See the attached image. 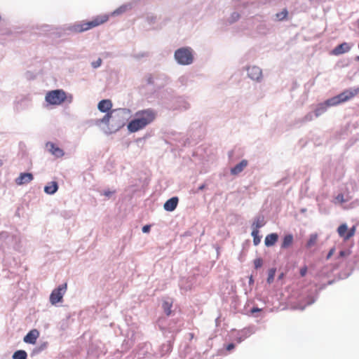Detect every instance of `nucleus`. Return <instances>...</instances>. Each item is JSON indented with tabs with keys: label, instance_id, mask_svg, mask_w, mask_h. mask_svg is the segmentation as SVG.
Returning a JSON list of instances; mask_svg holds the SVG:
<instances>
[{
	"label": "nucleus",
	"instance_id": "58836bf2",
	"mask_svg": "<svg viewBox=\"0 0 359 359\" xmlns=\"http://www.w3.org/2000/svg\"><path fill=\"white\" fill-rule=\"evenodd\" d=\"M305 120L306 121H311L312 120V115L311 114H308L305 116Z\"/></svg>",
	"mask_w": 359,
	"mask_h": 359
},
{
	"label": "nucleus",
	"instance_id": "a19ab883",
	"mask_svg": "<svg viewBox=\"0 0 359 359\" xmlns=\"http://www.w3.org/2000/svg\"><path fill=\"white\" fill-rule=\"evenodd\" d=\"M167 346H168V351H170V350H171V344L169 343V344L167 345Z\"/></svg>",
	"mask_w": 359,
	"mask_h": 359
},
{
	"label": "nucleus",
	"instance_id": "6ab92c4d",
	"mask_svg": "<svg viewBox=\"0 0 359 359\" xmlns=\"http://www.w3.org/2000/svg\"><path fill=\"white\" fill-rule=\"evenodd\" d=\"M57 183L56 182H51L44 187V191L48 194H53L57 191Z\"/></svg>",
	"mask_w": 359,
	"mask_h": 359
},
{
	"label": "nucleus",
	"instance_id": "2eb2a0df",
	"mask_svg": "<svg viewBox=\"0 0 359 359\" xmlns=\"http://www.w3.org/2000/svg\"><path fill=\"white\" fill-rule=\"evenodd\" d=\"M248 164V162L247 160H242L238 164L231 169V175H238L247 167Z\"/></svg>",
	"mask_w": 359,
	"mask_h": 359
},
{
	"label": "nucleus",
	"instance_id": "f3484780",
	"mask_svg": "<svg viewBox=\"0 0 359 359\" xmlns=\"http://www.w3.org/2000/svg\"><path fill=\"white\" fill-rule=\"evenodd\" d=\"M278 240V235L276 233L268 234L264 240V244L266 247H271L276 244Z\"/></svg>",
	"mask_w": 359,
	"mask_h": 359
},
{
	"label": "nucleus",
	"instance_id": "c756f323",
	"mask_svg": "<svg viewBox=\"0 0 359 359\" xmlns=\"http://www.w3.org/2000/svg\"><path fill=\"white\" fill-rule=\"evenodd\" d=\"M316 240H317L316 236H311L307 243V246L309 248L313 246L316 243Z\"/></svg>",
	"mask_w": 359,
	"mask_h": 359
},
{
	"label": "nucleus",
	"instance_id": "dca6fc26",
	"mask_svg": "<svg viewBox=\"0 0 359 359\" xmlns=\"http://www.w3.org/2000/svg\"><path fill=\"white\" fill-rule=\"evenodd\" d=\"M178 203V198L177 197H172L168 200L163 205V208L167 211H173L177 205Z\"/></svg>",
	"mask_w": 359,
	"mask_h": 359
},
{
	"label": "nucleus",
	"instance_id": "4468645a",
	"mask_svg": "<svg viewBox=\"0 0 359 359\" xmlns=\"http://www.w3.org/2000/svg\"><path fill=\"white\" fill-rule=\"evenodd\" d=\"M98 109L102 112H109L112 107V102L110 100H102L98 103Z\"/></svg>",
	"mask_w": 359,
	"mask_h": 359
},
{
	"label": "nucleus",
	"instance_id": "7c9ffc66",
	"mask_svg": "<svg viewBox=\"0 0 359 359\" xmlns=\"http://www.w3.org/2000/svg\"><path fill=\"white\" fill-rule=\"evenodd\" d=\"M102 64V60L100 58L97 59V60H96L95 62H93L92 63V66L94 67V68H97L98 67H100Z\"/></svg>",
	"mask_w": 359,
	"mask_h": 359
},
{
	"label": "nucleus",
	"instance_id": "bb28decb",
	"mask_svg": "<svg viewBox=\"0 0 359 359\" xmlns=\"http://www.w3.org/2000/svg\"><path fill=\"white\" fill-rule=\"evenodd\" d=\"M326 107H327L325 104H320V106L315 110V115L316 116H319L321 115L323 112L326 111Z\"/></svg>",
	"mask_w": 359,
	"mask_h": 359
},
{
	"label": "nucleus",
	"instance_id": "4be33fe9",
	"mask_svg": "<svg viewBox=\"0 0 359 359\" xmlns=\"http://www.w3.org/2000/svg\"><path fill=\"white\" fill-rule=\"evenodd\" d=\"M27 354L26 351L23 350H19L15 351L13 355V359H26Z\"/></svg>",
	"mask_w": 359,
	"mask_h": 359
},
{
	"label": "nucleus",
	"instance_id": "4c0bfd02",
	"mask_svg": "<svg viewBox=\"0 0 359 359\" xmlns=\"http://www.w3.org/2000/svg\"><path fill=\"white\" fill-rule=\"evenodd\" d=\"M262 311V309H259V308H257V307H254V308H252V309H251V313H255V312H259V311Z\"/></svg>",
	"mask_w": 359,
	"mask_h": 359
},
{
	"label": "nucleus",
	"instance_id": "a211bd4d",
	"mask_svg": "<svg viewBox=\"0 0 359 359\" xmlns=\"http://www.w3.org/2000/svg\"><path fill=\"white\" fill-rule=\"evenodd\" d=\"M293 236L292 234L285 235L281 243V248L286 249L290 247L293 243Z\"/></svg>",
	"mask_w": 359,
	"mask_h": 359
},
{
	"label": "nucleus",
	"instance_id": "cd10ccee",
	"mask_svg": "<svg viewBox=\"0 0 359 359\" xmlns=\"http://www.w3.org/2000/svg\"><path fill=\"white\" fill-rule=\"evenodd\" d=\"M239 18H240V14L237 12H233L230 17L229 22L231 23H233L234 22L237 21Z\"/></svg>",
	"mask_w": 359,
	"mask_h": 359
},
{
	"label": "nucleus",
	"instance_id": "1a4fd4ad",
	"mask_svg": "<svg viewBox=\"0 0 359 359\" xmlns=\"http://www.w3.org/2000/svg\"><path fill=\"white\" fill-rule=\"evenodd\" d=\"M34 179L33 175L29 172H22L20 175L15 180V182L16 184L21 186L23 184H26L32 182Z\"/></svg>",
	"mask_w": 359,
	"mask_h": 359
},
{
	"label": "nucleus",
	"instance_id": "7ed1b4c3",
	"mask_svg": "<svg viewBox=\"0 0 359 359\" xmlns=\"http://www.w3.org/2000/svg\"><path fill=\"white\" fill-rule=\"evenodd\" d=\"M359 94V88L343 91L338 95L333 97L325 102L327 106H334L350 100Z\"/></svg>",
	"mask_w": 359,
	"mask_h": 359
},
{
	"label": "nucleus",
	"instance_id": "39448f33",
	"mask_svg": "<svg viewBox=\"0 0 359 359\" xmlns=\"http://www.w3.org/2000/svg\"><path fill=\"white\" fill-rule=\"evenodd\" d=\"M175 58L180 65H190L194 60L192 50L187 47L179 48L175 53Z\"/></svg>",
	"mask_w": 359,
	"mask_h": 359
},
{
	"label": "nucleus",
	"instance_id": "f257e3e1",
	"mask_svg": "<svg viewBox=\"0 0 359 359\" xmlns=\"http://www.w3.org/2000/svg\"><path fill=\"white\" fill-rule=\"evenodd\" d=\"M156 118V112L152 109L139 110L135 114L127 128L130 133H136L151 124Z\"/></svg>",
	"mask_w": 359,
	"mask_h": 359
},
{
	"label": "nucleus",
	"instance_id": "b1692460",
	"mask_svg": "<svg viewBox=\"0 0 359 359\" xmlns=\"http://www.w3.org/2000/svg\"><path fill=\"white\" fill-rule=\"evenodd\" d=\"M288 12L286 8L283 9L281 12L276 13V17L278 20L281 21L285 20L287 17Z\"/></svg>",
	"mask_w": 359,
	"mask_h": 359
},
{
	"label": "nucleus",
	"instance_id": "e433bc0d",
	"mask_svg": "<svg viewBox=\"0 0 359 359\" xmlns=\"http://www.w3.org/2000/svg\"><path fill=\"white\" fill-rule=\"evenodd\" d=\"M334 252V248H332L327 255V259H329Z\"/></svg>",
	"mask_w": 359,
	"mask_h": 359
},
{
	"label": "nucleus",
	"instance_id": "9d476101",
	"mask_svg": "<svg viewBox=\"0 0 359 359\" xmlns=\"http://www.w3.org/2000/svg\"><path fill=\"white\" fill-rule=\"evenodd\" d=\"M351 46L346 43L344 42L338 46H337L332 50V54L334 55H339L346 53H348L351 50Z\"/></svg>",
	"mask_w": 359,
	"mask_h": 359
},
{
	"label": "nucleus",
	"instance_id": "9b49d317",
	"mask_svg": "<svg viewBox=\"0 0 359 359\" xmlns=\"http://www.w3.org/2000/svg\"><path fill=\"white\" fill-rule=\"evenodd\" d=\"M46 147L48 148L49 152L57 158H60L64 156V151L62 149L53 142H48L46 144Z\"/></svg>",
	"mask_w": 359,
	"mask_h": 359
},
{
	"label": "nucleus",
	"instance_id": "37998d69",
	"mask_svg": "<svg viewBox=\"0 0 359 359\" xmlns=\"http://www.w3.org/2000/svg\"><path fill=\"white\" fill-rule=\"evenodd\" d=\"M357 60H359V56L357 57Z\"/></svg>",
	"mask_w": 359,
	"mask_h": 359
},
{
	"label": "nucleus",
	"instance_id": "0eeeda50",
	"mask_svg": "<svg viewBox=\"0 0 359 359\" xmlns=\"http://www.w3.org/2000/svg\"><path fill=\"white\" fill-rule=\"evenodd\" d=\"M67 283H64L52 291L50 295V302L52 304L54 305L62 302L63 296L67 290Z\"/></svg>",
	"mask_w": 359,
	"mask_h": 359
},
{
	"label": "nucleus",
	"instance_id": "ea45409f",
	"mask_svg": "<svg viewBox=\"0 0 359 359\" xmlns=\"http://www.w3.org/2000/svg\"><path fill=\"white\" fill-rule=\"evenodd\" d=\"M346 255V252H344V251H341V252H339V255H340L341 257H344V256H345Z\"/></svg>",
	"mask_w": 359,
	"mask_h": 359
},
{
	"label": "nucleus",
	"instance_id": "20e7f679",
	"mask_svg": "<svg viewBox=\"0 0 359 359\" xmlns=\"http://www.w3.org/2000/svg\"><path fill=\"white\" fill-rule=\"evenodd\" d=\"M67 99V94L62 89L48 91L45 97L46 101L51 105H60Z\"/></svg>",
	"mask_w": 359,
	"mask_h": 359
},
{
	"label": "nucleus",
	"instance_id": "f704fd0d",
	"mask_svg": "<svg viewBox=\"0 0 359 359\" xmlns=\"http://www.w3.org/2000/svg\"><path fill=\"white\" fill-rule=\"evenodd\" d=\"M234 348H235V345L233 343L229 344L226 346V350L229 351L233 350Z\"/></svg>",
	"mask_w": 359,
	"mask_h": 359
},
{
	"label": "nucleus",
	"instance_id": "72a5a7b5",
	"mask_svg": "<svg viewBox=\"0 0 359 359\" xmlns=\"http://www.w3.org/2000/svg\"><path fill=\"white\" fill-rule=\"evenodd\" d=\"M151 226L150 225H145L142 227V231L144 233H148L150 231Z\"/></svg>",
	"mask_w": 359,
	"mask_h": 359
},
{
	"label": "nucleus",
	"instance_id": "79ce46f5",
	"mask_svg": "<svg viewBox=\"0 0 359 359\" xmlns=\"http://www.w3.org/2000/svg\"><path fill=\"white\" fill-rule=\"evenodd\" d=\"M69 102H72V96L69 97Z\"/></svg>",
	"mask_w": 359,
	"mask_h": 359
},
{
	"label": "nucleus",
	"instance_id": "423d86ee",
	"mask_svg": "<svg viewBox=\"0 0 359 359\" xmlns=\"http://www.w3.org/2000/svg\"><path fill=\"white\" fill-rule=\"evenodd\" d=\"M130 113V109H116L111 110L112 121L118 126H123L124 121Z\"/></svg>",
	"mask_w": 359,
	"mask_h": 359
},
{
	"label": "nucleus",
	"instance_id": "393cba45",
	"mask_svg": "<svg viewBox=\"0 0 359 359\" xmlns=\"http://www.w3.org/2000/svg\"><path fill=\"white\" fill-rule=\"evenodd\" d=\"M276 271V270L275 268H271L269 270L268 278H267L268 283L271 284V283H273V281L274 280Z\"/></svg>",
	"mask_w": 359,
	"mask_h": 359
},
{
	"label": "nucleus",
	"instance_id": "a878e982",
	"mask_svg": "<svg viewBox=\"0 0 359 359\" xmlns=\"http://www.w3.org/2000/svg\"><path fill=\"white\" fill-rule=\"evenodd\" d=\"M110 120L112 121L111 110L109 112L107 113L106 115L104 116V117L101 120V122L108 125V124H109Z\"/></svg>",
	"mask_w": 359,
	"mask_h": 359
},
{
	"label": "nucleus",
	"instance_id": "2f4dec72",
	"mask_svg": "<svg viewBox=\"0 0 359 359\" xmlns=\"http://www.w3.org/2000/svg\"><path fill=\"white\" fill-rule=\"evenodd\" d=\"M336 200L341 203L345 202L344 197L342 194H338L337 196L336 197Z\"/></svg>",
	"mask_w": 359,
	"mask_h": 359
},
{
	"label": "nucleus",
	"instance_id": "412c9836",
	"mask_svg": "<svg viewBox=\"0 0 359 359\" xmlns=\"http://www.w3.org/2000/svg\"><path fill=\"white\" fill-rule=\"evenodd\" d=\"M264 224L265 222L263 217H258L255 218L252 224V231L259 230V229L262 227Z\"/></svg>",
	"mask_w": 359,
	"mask_h": 359
},
{
	"label": "nucleus",
	"instance_id": "c9c22d12",
	"mask_svg": "<svg viewBox=\"0 0 359 359\" xmlns=\"http://www.w3.org/2000/svg\"><path fill=\"white\" fill-rule=\"evenodd\" d=\"M114 193V191H104L103 194L107 197H110Z\"/></svg>",
	"mask_w": 359,
	"mask_h": 359
},
{
	"label": "nucleus",
	"instance_id": "ddd939ff",
	"mask_svg": "<svg viewBox=\"0 0 359 359\" xmlns=\"http://www.w3.org/2000/svg\"><path fill=\"white\" fill-rule=\"evenodd\" d=\"M248 76L252 79L258 81L262 77V70L256 66L248 69Z\"/></svg>",
	"mask_w": 359,
	"mask_h": 359
},
{
	"label": "nucleus",
	"instance_id": "6e6552de",
	"mask_svg": "<svg viewBox=\"0 0 359 359\" xmlns=\"http://www.w3.org/2000/svg\"><path fill=\"white\" fill-rule=\"evenodd\" d=\"M337 232L341 237H342L345 241H347L354 236L355 227L353 226L351 229L348 230L347 225L346 224H342L338 227Z\"/></svg>",
	"mask_w": 359,
	"mask_h": 359
},
{
	"label": "nucleus",
	"instance_id": "5701e85b",
	"mask_svg": "<svg viewBox=\"0 0 359 359\" xmlns=\"http://www.w3.org/2000/svg\"><path fill=\"white\" fill-rule=\"evenodd\" d=\"M259 230H255L252 231V236L253 237V244L257 246L261 242V237L259 236Z\"/></svg>",
	"mask_w": 359,
	"mask_h": 359
},
{
	"label": "nucleus",
	"instance_id": "f8f14e48",
	"mask_svg": "<svg viewBox=\"0 0 359 359\" xmlns=\"http://www.w3.org/2000/svg\"><path fill=\"white\" fill-rule=\"evenodd\" d=\"M39 336V332L37 330H32L29 331L24 337V341L28 344H34L37 338Z\"/></svg>",
	"mask_w": 359,
	"mask_h": 359
},
{
	"label": "nucleus",
	"instance_id": "473e14b6",
	"mask_svg": "<svg viewBox=\"0 0 359 359\" xmlns=\"http://www.w3.org/2000/svg\"><path fill=\"white\" fill-rule=\"evenodd\" d=\"M307 272V268L306 266H304L300 269V275L303 277L306 274Z\"/></svg>",
	"mask_w": 359,
	"mask_h": 359
},
{
	"label": "nucleus",
	"instance_id": "f03ea898",
	"mask_svg": "<svg viewBox=\"0 0 359 359\" xmlns=\"http://www.w3.org/2000/svg\"><path fill=\"white\" fill-rule=\"evenodd\" d=\"M109 20L107 15H97L90 21H82L74 25L73 29L76 32H83L95 27L101 25Z\"/></svg>",
	"mask_w": 359,
	"mask_h": 359
},
{
	"label": "nucleus",
	"instance_id": "c85d7f7f",
	"mask_svg": "<svg viewBox=\"0 0 359 359\" xmlns=\"http://www.w3.org/2000/svg\"><path fill=\"white\" fill-rule=\"evenodd\" d=\"M263 264V260L262 258H257L254 260V265L255 269L262 267Z\"/></svg>",
	"mask_w": 359,
	"mask_h": 359
},
{
	"label": "nucleus",
	"instance_id": "aec40b11",
	"mask_svg": "<svg viewBox=\"0 0 359 359\" xmlns=\"http://www.w3.org/2000/svg\"><path fill=\"white\" fill-rule=\"evenodd\" d=\"M172 301L165 300L162 304V308L167 316H169L172 313Z\"/></svg>",
	"mask_w": 359,
	"mask_h": 359
}]
</instances>
